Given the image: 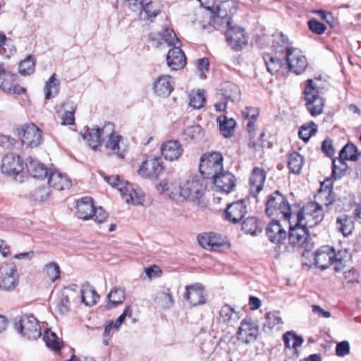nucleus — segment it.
I'll return each mask as SVG.
<instances>
[{
    "instance_id": "f257e3e1",
    "label": "nucleus",
    "mask_w": 361,
    "mask_h": 361,
    "mask_svg": "<svg viewBox=\"0 0 361 361\" xmlns=\"http://www.w3.org/2000/svg\"><path fill=\"white\" fill-rule=\"evenodd\" d=\"M207 184L202 178L193 177L184 183L180 180H171L168 178L164 183L157 185V189L159 192H166L172 200L177 202L189 200L193 202H199L204 195Z\"/></svg>"
},
{
    "instance_id": "f03ea898",
    "label": "nucleus",
    "mask_w": 361,
    "mask_h": 361,
    "mask_svg": "<svg viewBox=\"0 0 361 361\" xmlns=\"http://www.w3.org/2000/svg\"><path fill=\"white\" fill-rule=\"evenodd\" d=\"M233 6L232 1H226L221 2L215 8L212 13L214 25L227 26L226 32V40L229 46L235 51H240L247 44V37L245 30L241 27L233 26L232 19L228 14V9Z\"/></svg>"
},
{
    "instance_id": "7ed1b4c3",
    "label": "nucleus",
    "mask_w": 361,
    "mask_h": 361,
    "mask_svg": "<svg viewBox=\"0 0 361 361\" xmlns=\"http://www.w3.org/2000/svg\"><path fill=\"white\" fill-rule=\"evenodd\" d=\"M279 37L278 40L274 41L273 45L279 53L285 54V60L289 71L296 75L304 73L308 66L305 56L299 49L293 47L288 38L283 33Z\"/></svg>"
},
{
    "instance_id": "20e7f679",
    "label": "nucleus",
    "mask_w": 361,
    "mask_h": 361,
    "mask_svg": "<svg viewBox=\"0 0 361 361\" xmlns=\"http://www.w3.org/2000/svg\"><path fill=\"white\" fill-rule=\"evenodd\" d=\"M13 325L15 330L28 340H35L42 336L39 322L33 315L17 316Z\"/></svg>"
},
{
    "instance_id": "39448f33",
    "label": "nucleus",
    "mask_w": 361,
    "mask_h": 361,
    "mask_svg": "<svg viewBox=\"0 0 361 361\" xmlns=\"http://www.w3.org/2000/svg\"><path fill=\"white\" fill-rule=\"evenodd\" d=\"M266 212L269 216H276L290 220L293 213L286 198L279 191L269 196L267 201Z\"/></svg>"
},
{
    "instance_id": "423d86ee",
    "label": "nucleus",
    "mask_w": 361,
    "mask_h": 361,
    "mask_svg": "<svg viewBox=\"0 0 361 361\" xmlns=\"http://www.w3.org/2000/svg\"><path fill=\"white\" fill-rule=\"evenodd\" d=\"M224 158L219 152L204 154L200 159V172L207 179H213L224 171Z\"/></svg>"
},
{
    "instance_id": "0eeeda50",
    "label": "nucleus",
    "mask_w": 361,
    "mask_h": 361,
    "mask_svg": "<svg viewBox=\"0 0 361 361\" xmlns=\"http://www.w3.org/2000/svg\"><path fill=\"white\" fill-rule=\"evenodd\" d=\"M305 106L312 116L320 115L323 112L324 102L319 95V87L312 79L306 81L303 91Z\"/></svg>"
},
{
    "instance_id": "6e6552de",
    "label": "nucleus",
    "mask_w": 361,
    "mask_h": 361,
    "mask_svg": "<svg viewBox=\"0 0 361 361\" xmlns=\"http://www.w3.org/2000/svg\"><path fill=\"white\" fill-rule=\"evenodd\" d=\"M16 133L22 145L26 147L35 148L43 142L41 129L32 123L20 126Z\"/></svg>"
},
{
    "instance_id": "1a4fd4ad",
    "label": "nucleus",
    "mask_w": 361,
    "mask_h": 361,
    "mask_svg": "<svg viewBox=\"0 0 361 361\" xmlns=\"http://www.w3.org/2000/svg\"><path fill=\"white\" fill-rule=\"evenodd\" d=\"M297 221L307 228H312L320 223L324 218L322 207L317 202H311L296 214Z\"/></svg>"
},
{
    "instance_id": "9d476101",
    "label": "nucleus",
    "mask_w": 361,
    "mask_h": 361,
    "mask_svg": "<svg viewBox=\"0 0 361 361\" xmlns=\"http://www.w3.org/2000/svg\"><path fill=\"white\" fill-rule=\"evenodd\" d=\"M17 75L4 65L0 63V90L10 94H21L25 89L20 87L16 82Z\"/></svg>"
},
{
    "instance_id": "9b49d317",
    "label": "nucleus",
    "mask_w": 361,
    "mask_h": 361,
    "mask_svg": "<svg viewBox=\"0 0 361 361\" xmlns=\"http://www.w3.org/2000/svg\"><path fill=\"white\" fill-rule=\"evenodd\" d=\"M310 240L307 227L304 224L297 221L294 226L290 224L288 240L291 245L307 250Z\"/></svg>"
},
{
    "instance_id": "f8f14e48",
    "label": "nucleus",
    "mask_w": 361,
    "mask_h": 361,
    "mask_svg": "<svg viewBox=\"0 0 361 361\" xmlns=\"http://www.w3.org/2000/svg\"><path fill=\"white\" fill-rule=\"evenodd\" d=\"M259 334V329L257 324L250 319H244L237 331V338L245 344H250L256 341Z\"/></svg>"
},
{
    "instance_id": "ddd939ff",
    "label": "nucleus",
    "mask_w": 361,
    "mask_h": 361,
    "mask_svg": "<svg viewBox=\"0 0 361 361\" xmlns=\"http://www.w3.org/2000/svg\"><path fill=\"white\" fill-rule=\"evenodd\" d=\"M1 169L3 173L9 176L18 175L23 171L24 164L18 154L8 153L2 159Z\"/></svg>"
},
{
    "instance_id": "4468645a",
    "label": "nucleus",
    "mask_w": 361,
    "mask_h": 361,
    "mask_svg": "<svg viewBox=\"0 0 361 361\" xmlns=\"http://www.w3.org/2000/svg\"><path fill=\"white\" fill-rule=\"evenodd\" d=\"M17 269L14 263H7L0 267V288L9 290L16 285Z\"/></svg>"
},
{
    "instance_id": "2eb2a0df",
    "label": "nucleus",
    "mask_w": 361,
    "mask_h": 361,
    "mask_svg": "<svg viewBox=\"0 0 361 361\" xmlns=\"http://www.w3.org/2000/svg\"><path fill=\"white\" fill-rule=\"evenodd\" d=\"M160 152L164 159L173 161L178 160L183 155L184 149L180 141L171 140L161 144Z\"/></svg>"
},
{
    "instance_id": "dca6fc26",
    "label": "nucleus",
    "mask_w": 361,
    "mask_h": 361,
    "mask_svg": "<svg viewBox=\"0 0 361 361\" xmlns=\"http://www.w3.org/2000/svg\"><path fill=\"white\" fill-rule=\"evenodd\" d=\"M114 128V125L111 123L105 124L102 128H88L87 133L84 135L85 140L88 145L94 149L101 145L102 138L106 134L110 133Z\"/></svg>"
},
{
    "instance_id": "f3484780",
    "label": "nucleus",
    "mask_w": 361,
    "mask_h": 361,
    "mask_svg": "<svg viewBox=\"0 0 361 361\" xmlns=\"http://www.w3.org/2000/svg\"><path fill=\"white\" fill-rule=\"evenodd\" d=\"M164 170L163 162L159 157H154L150 160L142 162L137 172L144 178H157Z\"/></svg>"
},
{
    "instance_id": "a211bd4d",
    "label": "nucleus",
    "mask_w": 361,
    "mask_h": 361,
    "mask_svg": "<svg viewBox=\"0 0 361 361\" xmlns=\"http://www.w3.org/2000/svg\"><path fill=\"white\" fill-rule=\"evenodd\" d=\"M183 298L193 306L204 304L206 298L203 286L200 283H194L186 286Z\"/></svg>"
},
{
    "instance_id": "6ab92c4d",
    "label": "nucleus",
    "mask_w": 361,
    "mask_h": 361,
    "mask_svg": "<svg viewBox=\"0 0 361 361\" xmlns=\"http://www.w3.org/2000/svg\"><path fill=\"white\" fill-rule=\"evenodd\" d=\"M212 180L215 187L226 194L233 191L236 186L235 178L229 171H223Z\"/></svg>"
},
{
    "instance_id": "aec40b11",
    "label": "nucleus",
    "mask_w": 361,
    "mask_h": 361,
    "mask_svg": "<svg viewBox=\"0 0 361 361\" xmlns=\"http://www.w3.org/2000/svg\"><path fill=\"white\" fill-rule=\"evenodd\" d=\"M247 213V207L243 200H238L227 206L225 210L226 219L231 223L237 224Z\"/></svg>"
},
{
    "instance_id": "412c9836",
    "label": "nucleus",
    "mask_w": 361,
    "mask_h": 361,
    "mask_svg": "<svg viewBox=\"0 0 361 361\" xmlns=\"http://www.w3.org/2000/svg\"><path fill=\"white\" fill-rule=\"evenodd\" d=\"M105 136L109 138L105 145L106 149L110 150L111 154L115 155L117 158L121 159H124L126 154V149L121 145L122 137L117 133L114 132V129L110 133L106 134Z\"/></svg>"
},
{
    "instance_id": "4be33fe9",
    "label": "nucleus",
    "mask_w": 361,
    "mask_h": 361,
    "mask_svg": "<svg viewBox=\"0 0 361 361\" xmlns=\"http://www.w3.org/2000/svg\"><path fill=\"white\" fill-rule=\"evenodd\" d=\"M167 66L173 71L180 70L186 65V56L178 46H173L166 56Z\"/></svg>"
},
{
    "instance_id": "5701e85b",
    "label": "nucleus",
    "mask_w": 361,
    "mask_h": 361,
    "mask_svg": "<svg viewBox=\"0 0 361 361\" xmlns=\"http://www.w3.org/2000/svg\"><path fill=\"white\" fill-rule=\"evenodd\" d=\"M174 81L170 75H162L158 77L154 82V93L162 97H168L173 90Z\"/></svg>"
},
{
    "instance_id": "b1692460",
    "label": "nucleus",
    "mask_w": 361,
    "mask_h": 361,
    "mask_svg": "<svg viewBox=\"0 0 361 361\" xmlns=\"http://www.w3.org/2000/svg\"><path fill=\"white\" fill-rule=\"evenodd\" d=\"M334 248L326 245L320 247L314 254V264L324 270L333 264Z\"/></svg>"
},
{
    "instance_id": "393cba45",
    "label": "nucleus",
    "mask_w": 361,
    "mask_h": 361,
    "mask_svg": "<svg viewBox=\"0 0 361 361\" xmlns=\"http://www.w3.org/2000/svg\"><path fill=\"white\" fill-rule=\"evenodd\" d=\"M266 176V172L262 168L253 169L250 178V192L253 197H256L262 190Z\"/></svg>"
},
{
    "instance_id": "a878e982",
    "label": "nucleus",
    "mask_w": 361,
    "mask_h": 361,
    "mask_svg": "<svg viewBox=\"0 0 361 361\" xmlns=\"http://www.w3.org/2000/svg\"><path fill=\"white\" fill-rule=\"evenodd\" d=\"M266 233L269 240L277 245L282 243L287 237L286 231L278 220H273L267 225Z\"/></svg>"
},
{
    "instance_id": "bb28decb",
    "label": "nucleus",
    "mask_w": 361,
    "mask_h": 361,
    "mask_svg": "<svg viewBox=\"0 0 361 361\" xmlns=\"http://www.w3.org/2000/svg\"><path fill=\"white\" fill-rule=\"evenodd\" d=\"M198 242L204 248L215 250L226 243L225 239L220 234L213 232L205 233L198 236Z\"/></svg>"
},
{
    "instance_id": "cd10ccee",
    "label": "nucleus",
    "mask_w": 361,
    "mask_h": 361,
    "mask_svg": "<svg viewBox=\"0 0 361 361\" xmlns=\"http://www.w3.org/2000/svg\"><path fill=\"white\" fill-rule=\"evenodd\" d=\"M240 89L239 87L233 83H227L225 87V95L224 101L219 102L214 104V107L216 111H224L226 110L227 106V102L228 100L234 102L240 99Z\"/></svg>"
},
{
    "instance_id": "c85d7f7f",
    "label": "nucleus",
    "mask_w": 361,
    "mask_h": 361,
    "mask_svg": "<svg viewBox=\"0 0 361 361\" xmlns=\"http://www.w3.org/2000/svg\"><path fill=\"white\" fill-rule=\"evenodd\" d=\"M94 209L93 200L90 197H84L77 201V216L80 219L88 220L92 218Z\"/></svg>"
},
{
    "instance_id": "c756f323",
    "label": "nucleus",
    "mask_w": 361,
    "mask_h": 361,
    "mask_svg": "<svg viewBox=\"0 0 361 361\" xmlns=\"http://www.w3.org/2000/svg\"><path fill=\"white\" fill-rule=\"evenodd\" d=\"M48 184L49 187L58 190H63L71 188V181L66 175L58 171H54L50 173Z\"/></svg>"
},
{
    "instance_id": "7c9ffc66",
    "label": "nucleus",
    "mask_w": 361,
    "mask_h": 361,
    "mask_svg": "<svg viewBox=\"0 0 361 361\" xmlns=\"http://www.w3.org/2000/svg\"><path fill=\"white\" fill-rule=\"evenodd\" d=\"M25 166L30 175L35 178H45L48 174L44 164L30 157L26 159Z\"/></svg>"
},
{
    "instance_id": "2f4dec72",
    "label": "nucleus",
    "mask_w": 361,
    "mask_h": 361,
    "mask_svg": "<svg viewBox=\"0 0 361 361\" xmlns=\"http://www.w3.org/2000/svg\"><path fill=\"white\" fill-rule=\"evenodd\" d=\"M104 180L111 185L116 188L119 190L123 200L125 197L130 192V188H134L135 185L120 179L118 175H114L111 176H104Z\"/></svg>"
},
{
    "instance_id": "473e14b6",
    "label": "nucleus",
    "mask_w": 361,
    "mask_h": 361,
    "mask_svg": "<svg viewBox=\"0 0 361 361\" xmlns=\"http://www.w3.org/2000/svg\"><path fill=\"white\" fill-rule=\"evenodd\" d=\"M51 308L54 311L61 315H64L70 310L69 296L65 291L59 292L54 301L52 302Z\"/></svg>"
},
{
    "instance_id": "72a5a7b5",
    "label": "nucleus",
    "mask_w": 361,
    "mask_h": 361,
    "mask_svg": "<svg viewBox=\"0 0 361 361\" xmlns=\"http://www.w3.org/2000/svg\"><path fill=\"white\" fill-rule=\"evenodd\" d=\"M336 227L343 236H348L354 229L353 217L345 214L339 216L336 221Z\"/></svg>"
},
{
    "instance_id": "f704fd0d",
    "label": "nucleus",
    "mask_w": 361,
    "mask_h": 361,
    "mask_svg": "<svg viewBox=\"0 0 361 361\" xmlns=\"http://www.w3.org/2000/svg\"><path fill=\"white\" fill-rule=\"evenodd\" d=\"M219 314L220 320L231 326L237 323L240 319L239 312L235 311L234 309L228 305H224L221 308Z\"/></svg>"
},
{
    "instance_id": "c9c22d12",
    "label": "nucleus",
    "mask_w": 361,
    "mask_h": 361,
    "mask_svg": "<svg viewBox=\"0 0 361 361\" xmlns=\"http://www.w3.org/2000/svg\"><path fill=\"white\" fill-rule=\"evenodd\" d=\"M80 291L82 302L87 306L95 305L97 300L99 298V295L96 290L87 283L82 285Z\"/></svg>"
},
{
    "instance_id": "e433bc0d",
    "label": "nucleus",
    "mask_w": 361,
    "mask_h": 361,
    "mask_svg": "<svg viewBox=\"0 0 361 361\" xmlns=\"http://www.w3.org/2000/svg\"><path fill=\"white\" fill-rule=\"evenodd\" d=\"M60 81L56 78V75L54 73L46 82L44 92L46 99H50L55 97L59 92Z\"/></svg>"
},
{
    "instance_id": "4c0bfd02",
    "label": "nucleus",
    "mask_w": 361,
    "mask_h": 361,
    "mask_svg": "<svg viewBox=\"0 0 361 361\" xmlns=\"http://www.w3.org/2000/svg\"><path fill=\"white\" fill-rule=\"evenodd\" d=\"M263 60L267 66V71L271 75L276 73L283 64L282 59L271 54H264Z\"/></svg>"
},
{
    "instance_id": "58836bf2",
    "label": "nucleus",
    "mask_w": 361,
    "mask_h": 361,
    "mask_svg": "<svg viewBox=\"0 0 361 361\" xmlns=\"http://www.w3.org/2000/svg\"><path fill=\"white\" fill-rule=\"evenodd\" d=\"M334 257H333V263L334 264V270L337 272L343 269L347 262L351 257V255L346 250H341L336 252L334 249Z\"/></svg>"
},
{
    "instance_id": "ea45409f",
    "label": "nucleus",
    "mask_w": 361,
    "mask_h": 361,
    "mask_svg": "<svg viewBox=\"0 0 361 361\" xmlns=\"http://www.w3.org/2000/svg\"><path fill=\"white\" fill-rule=\"evenodd\" d=\"M235 126V121L233 118H228L226 116L219 117V130L225 137H230L233 135Z\"/></svg>"
},
{
    "instance_id": "a19ab883",
    "label": "nucleus",
    "mask_w": 361,
    "mask_h": 361,
    "mask_svg": "<svg viewBox=\"0 0 361 361\" xmlns=\"http://www.w3.org/2000/svg\"><path fill=\"white\" fill-rule=\"evenodd\" d=\"M360 156L357 147L352 143L346 144L339 153L341 160L357 161Z\"/></svg>"
},
{
    "instance_id": "79ce46f5",
    "label": "nucleus",
    "mask_w": 361,
    "mask_h": 361,
    "mask_svg": "<svg viewBox=\"0 0 361 361\" xmlns=\"http://www.w3.org/2000/svg\"><path fill=\"white\" fill-rule=\"evenodd\" d=\"M108 299L109 308L114 307L123 302L125 300V292L121 288H114L106 296Z\"/></svg>"
},
{
    "instance_id": "37998d69",
    "label": "nucleus",
    "mask_w": 361,
    "mask_h": 361,
    "mask_svg": "<svg viewBox=\"0 0 361 361\" xmlns=\"http://www.w3.org/2000/svg\"><path fill=\"white\" fill-rule=\"evenodd\" d=\"M304 164L303 157L298 152H293L289 155L288 166L290 171L294 174H299Z\"/></svg>"
},
{
    "instance_id": "c03bdc74",
    "label": "nucleus",
    "mask_w": 361,
    "mask_h": 361,
    "mask_svg": "<svg viewBox=\"0 0 361 361\" xmlns=\"http://www.w3.org/2000/svg\"><path fill=\"white\" fill-rule=\"evenodd\" d=\"M42 338L48 348L55 351L59 350L61 348L62 341L51 330L47 329L43 334Z\"/></svg>"
},
{
    "instance_id": "a18cd8bd",
    "label": "nucleus",
    "mask_w": 361,
    "mask_h": 361,
    "mask_svg": "<svg viewBox=\"0 0 361 361\" xmlns=\"http://www.w3.org/2000/svg\"><path fill=\"white\" fill-rule=\"evenodd\" d=\"M154 300L166 309L171 308L174 304V300L172 298L169 289L168 288L164 289L163 290L157 293Z\"/></svg>"
},
{
    "instance_id": "49530a36",
    "label": "nucleus",
    "mask_w": 361,
    "mask_h": 361,
    "mask_svg": "<svg viewBox=\"0 0 361 361\" xmlns=\"http://www.w3.org/2000/svg\"><path fill=\"white\" fill-rule=\"evenodd\" d=\"M35 59L32 55H29L25 59L19 63V73L22 75H28L35 71Z\"/></svg>"
},
{
    "instance_id": "de8ad7c7",
    "label": "nucleus",
    "mask_w": 361,
    "mask_h": 361,
    "mask_svg": "<svg viewBox=\"0 0 361 361\" xmlns=\"http://www.w3.org/2000/svg\"><path fill=\"white\" fill-rule=\"evenodd\" d=\"M205 102L204 92L203 90H197L192 92L189 94V104L194 109H200L204 106Z\"/></svg>"
},
{
    "instance_id": "09e8293b",
    "label": "nucleus",
    "mask_w": 361,
    "mask_h": 361,
    "mask_svg": "<svg viewBox=\"0 0 361 361\" xmlns=\"http://www.w3.org/2000/svg\"><path fill=\"white\" fill-rule=\"evenodd\" d=\"M183 135L185 140H200L203 136L202 129L199 125L191 126L184 130Z\"/></svg>"
},
{
    "instance_id": "8fccbe9b",
    "label": "nucleus",
    "mask_w": 361,
    "mask_h": 361,
    "mask_svg": "<svg viewBox=\"0 0 361 361\" xmlns=\"http://www.w3.org/2000/svg\"><path fill=\"white\" fill-rule=\"evenodd\" d=\"M317 126L314 122L310 121L307 125H303L299 130L298 135L305 142H307L310 138L316 133Z\"/></svg>"
},
{
    "instance_id": "3c124183",
    "label": "nucleus",
    "mask_w": 361,
    "mask_h": 361,
    "mask_svg": "<svg viewBox=\"0 0 361 361\" xmlns=\"http://www.w3.org/2000/svg\"><path fill=\"white\" fill-rule=\"evenodd\" d=\"M127 203H132L134 205H141L144 202V195L141 190H137V186L130 188V192L123 200Z\"/></svg>"
},
{
    "instance_id": "603ef678",
    "label": "nucleus",
    "mask_w": 361,
    "mask_h": 361,
    "mask_svg": "<svg viewBox=\"0 0 361 361\" xmlns=\"http://www.w3.org/2000/svg\"><path fill=\"white\" fill-rule=\"evenodd\" d=\"M44 273L51 281L54 282L60 277V268L56 263L51 262L44 267Z\"/></svg>"
},
{
    "instance_id": "864d4df0",
    "label": "nucleus",
    "mask_w": 361,
    "mask_h": 361,
    "mask_svg": "<svg viewBox=\"0 0 361 361\" xmlns=\"http://www.w3.org/2000/svg\"><path fill=\"white\" fill-rule=\"evenodd\" d=\"M266 322L264 324V327L272 329L276 325L283 324V320L278 312H271L266 314Z\"/></svg>"
},
{
    "instance_id": "5fc2aeb1",
    "label": "nucleus",
    "mask_w": 361,
    "mask_h": 361,
    "mask_svg": "<svg viewBox=\"0 0 361 361\" xmlns=\"http://www.w3.org/2000/svg\"><path fill=\"white\" fill-rule=\"evenodd\" d=\"M257 228V221L254 216H250L245 219L242 223V231L245 233L255 235Z\"/></svg>"
},
{
    "instance_id": "6e6d98bb",
    "label": "nucleus",
    "mask_w": 361,
    "mask_h": 361,
    "mask_svg": "<svg viewBox=\"0 0 361 361\" xmlns=\"http://www.w3.org/2000/svg\"><path fill=\"white\" fill-rule=\"evenodd\" d=\"M317 199L320 200L323 204L329 206L334 202V195L331 189L326 188L319 191Z\"/></svg>"
},
{
    "instance_id": "4d7b16f0",
    "label": "nucleus",
    "mask_w": 361,
    "mask_h": 361,
    "mask_svg": "<svg viewBox=\"0 0 361 361\" xmlns=\"http://www.w3.org/2000/svg\"><path fill=\"white\" fill-rule=\"evenodd\" d=\"M50 188L46 185L39 186L33 193L35 200L42 202L48 199L50 195Z\"/></svg>"
},
{
    "instance_id": "13d9d810",
    "label": "nucleus",
    "mask_w": 361,
    "mask_h": 361,
    "mask_svg": "<svg viewBox=\"0 0 361 361\" xmlns=\"http://www.w3.org/2000/svg\"><path fill=\"white\" fill-rule=\"evenodd\" d=\"M163 39L169 45L176 46V44H180L179 39L177 38L176 33L173 29L166 28L162 35Z\"/></svg>"
},
{
    "instance_id": "bf43d9fd",
    "label": "nucleus",
    "mask_w": 361,
    "mask_h": 361,
    "mask_svg": "<svg viewBox=\"0 0 361 361\" xmlns=\"http://www.w3.org/2000/svg\"><path fill=\"white\" fill-rule=\"evenodd\" d=\"M16 144V140L11 136L0 135V147L2 149H12Z\"/></svg>"
},
{
    "instance_id": "052dcab7",
    "label": "nucleus",
    "mask_w": 361,
    "mask_h": 361,
    "mask_svg": "<svg viewBox=\"0 0 361 361\" xmlns=\"http://www.w3.org/2000/svg\"><path fill=\"white\" fill-rule=\"evenodd\" d=\"M308 25L310 30L317 35H321L326 30L325 25L314 19L310 20Z\"/></svg>"
},
{
    "instance_id": "680f3d73",
    "label": "nucleus",
    "mask_w": 361,
    "mask_h": 361,
    "mask_svg": "<svg viewBox=\"0 0 361 361\" xmlns=\"http://www.w3.org/2000/svg\"><path fill=\"white\" fill-rule=\"evenodd\" d=\"M350 353V345L347 341L338 343L336 347V354L339 357H343Z\"/></svg>"
},
{
    "instance_id": "e2e57ef3",
    "label": "nucleus",
    "mask_w": 361,
    "mask_h": 361,
    "mask_svg": "<svg viewBox=\"0 0 361 361\" xmlns=\"http://www.w3.org/2000/svg\"><path fill=\"white\" fill-rule=\"evenodd\" d=\"M344 278L348 283H358L360 275L356 269H351L344 272Z\"/></svg>"
},
{
    "instance_id": "0e129e2a",
    "label": "nucleus",
    "mask_w": 361,
    "mask_h": 361,
    "mask_svg": "<svg viewBox=\"0 0 361 361\" xmlns=\"http://www.w3.org/2000/svg\"><path fill=\"white\" fill-rule=\"evenodd\" d=\"M322 151L329 157H331L334 155L335 150L331 140H325L322 142Z\"/></svg>"
},
{
    "instance_id": "69168bd1",
    "label": "nucleus",
    "mask_w": 361,
    "mask_h": 361,
    "mask_svg": "<svg viewBox=\"0 0 361 361\" xmlns=\"http://www.w3.org/2000/svg\"><path fill=\"white\" fill-rule=\"evenodd\" d=\"M93 217L96 222L101 224L106 220L108 215L102 207H95L92 215Z\"/></svg>"
},
{
    "instance_id": "338daca9",
    "label": "nucleus",
    "mask_w": 361,
    "mask_h": 361,
    "mask_svg": "<svg viewBox=\"0 0 361 361\" xmlns=\"http://www.w3.org/2000/svg\"><path fill=\"white\" fill-rule=\"evenodd\" d=\"M132 311L130 310V306H126L123 312V313L118 317V319L116 320L115 323L114 324V327L115 329H118L121 324L124 322L126 316H131Z\"/></svg>"
},
{
    "instance_id": "774afa93",
    "label": "nucleus",
    "mask_w": 361,
    "mask_h": 361,
    "mask_svg": "<svg viewBox=\"0 0 361 361\" xmlns=\"http://www.w3.org/2000/svg\"><path fill=\"white\" fill-rule=\"evenodd\" d=\"M145 272L149 278L154 276H160L161 274V270L157 265H152L145 268Z\"/></svg>"
}]
</instances>
